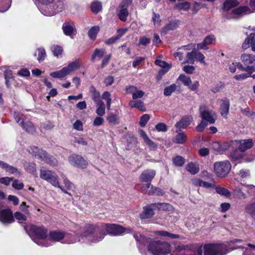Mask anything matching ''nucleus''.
Masks as SVG:
<instances>
[{"instance_id": "51", "label": "nucleus", "mask_w": 255, "mask_h": 255, "mask_svg": "<svg viewBox=\"0 0 255 255\" xmlns=\"http://www.w3.org/2000/svg\"><path fill=\"white\" fill-rule=\"evenodd\" d=\"M61 176L63 179V183L66 189L69 190L72 189L74 187L73 184L68 180L64 174H62Z\"/></svg>"}, {"instance_id": "33", "label": "nucleus", "mask_w": 255, "mask_h": 255, "mask_svg": "<svg viewBox=\"0 0 255 255\" xmlns=\"http://www.w3.org/2000/svg\"><path fill=\"white\" fill-rule=\"evenodd\" d=\"M187 139L186 134L183 132H179L173 139V142L178 144L184 143Z\"/></svg>"}, {"instance_id": "28", "label": "nucleus", "mask_w": 255, "mask_h": 255, "mask_svg": "<svg viewBox=\"0 0 255 255\" xmlns=\"http://www.w3.org/2000/svg\"><path fill=\"white\" fill-rule=\"evenodd\" d=\"M81 65V61L79 60H76L69 63L65 67L69 75L71 72L78 69L80 67Z\"/></svg>"}, {"instance_id": "48", "label": "nucleus", "mask_w": 255, "mask_h": 255, "mask_svg": "<svg viewBox=\"0 0 255 255\" xmlns=\"http://www.w3.org/2000/svg\"><path fill=\"white\" fill-rule=\"evenodd\" d=\"M196 50H193L188 52L186 56V60L184 63L194 64L195 60Z\"/></svg>"}, {"instance_id": "45", "label": "nucleus", "mask_w": 255, "mask_h": 255, "mask_svg": "<svg viewBox=\"0 0 255 255\" xmlns=\"http://www.w3.org/2000/svg\"><path fill=\"white\" fill-rule=\"evenodd\" d=\"M246 212L250 214L253 218H255V202L249 204L246 206Z\"/></svg>"}, {"instance_id": "25", "label": "nucleus", "mask_w": 255, "mask_h": 255, "mask_svg": "<svg viewBox=\"0 0 255 255\" xmlns=\"http://www.w3.org/2000/svg\"><path fill=\"white\" fill-rule=\"evenodd\" d=\"M241 60L245 65L250 66L253 64L255 65V56L249 54H243L241 55Z\"/></svg>"}, {"instance_id": "49", "label": "nucleus", "mask_w": 255, "mask_h": 255, "mask_svg": "<svg viewBox=\"0 0 255 255\" xmlns=\"http://www.w3.org/2000/svg\"><path fill=\"white\" fill-rule=\"evenodd\" d=\"M255 36V34L252 33L250 34V36L249 37H247L245 39L242 45L243 48L247 49L250 47L252 43V39H254Z\"/></svg>"}, {"instance_id": "53", "label": "nucleus", "mask_w": 255, "mask_h": 255, "mask_svg": "<svg viewBox=\"0 0 255 255\" xmlns=\"http://www.w3.org/2000/svg\"><path fill=\"white\" fill-rule=\"evenodd\" d=\"M4 170L10 174H13L18 176L21 175L20 172L18 170V169L16 168L11 165H10L8 164H7V166H6V168Z\"/></svg>"}, {"instance_id": "17", "label": "nucleus", "mask_w": 255, "mask_h": 255, "mask_svg": "<svg viewBox=\"0 0 255 255\" xmlns=\"http://www.w3.org/2000/svg\"><path fill=\"white\" fill-rule=\"evenodd\" d=\"M155 174L156 171L153 169L144 170L139 175V180L142 183H150Z\"/></svg>"}, {"instance_id": "1", "label": "nucleus", "mask_w": 255, "mask_h": 255, "mask_svg": "<svg viewBox=\"0 0 255 255\" xmlns=\"http://www.w3.org/2000/svg\"><path fill=\"white\" fill-rule=\"evenodd\" d=\"M85 236L91 244L96 243L102 240L105 233L114 236H120L124 233L128 234L132 232L130 228H125L121 225L114 224H104L101 226L86 225Z\"/></svg>"}, {"instance_id": "21", "label": "nucleus", "mask_w": 255, "mask_h": 255, "mask_svg": "<svg viewBox=\"0 0 255 255\" xmlns=\"http://www.w3.org/2000/svg\"><path fill=\"white\" fill-rule=\"evenodd\" d=\"M62 29L64 33L66 35L70 36L71 38H73L77 33L75 25L69 23H63Z\"/></svg>"}, {"instance_id": "50", "label": "nucleus", "mask_w": 255, "mask_h": 255, "mask_svg": "<svg viewBox=\"0 0 255 255\" xmlns=\"http://www.w3.org/2000/svg\"><path fill=\"white\" fill-rule=\"evenodd\" d=\"M190 6V4L188 1L179 2L175 5V8L179 10H187Z\"/></svg>"}, {"instance_id": "42", "label": "nucleus", "mask_w": 255, "mask_h": 255, "mask_svg": "<svg viewBox=\"0 0 255 255\" xmlns=\"http://www.w3.org/2000/svg\"><path fill=\"white\" fill-rule=\"evenodd\" d=\"M97 105L96 114L100 116H103L105 114V106L103 101L95 103Z\"/></svg>"}, {"instance_id": "64", "label": "nucleus", "mask_w": 255, "mask_h": 255, "mask_svg": "<svg viewBox=\"0 0 255 255\" xmlns=\"http://www.w3.org/2000/svg\"><path fill=\"white\" fill-rule=\"evenodd\" d=\"M150 119L149 115L148 114H144L141 116L140 118L139 125L141 127H144L147 124V122L149 121Z\"/></svg>"}, {"instance_id": "26", "label": "nucleus", "mask_w": 255, "mask_h": 255, "mask_svg": "<svg viewBox=\"0 0 255 255\" xmlns=\"http://www.w3.org/2000/svg\"><path fill=\"white\" fill-rule=\"evenodd\" d=\"M229 100L226 98L222 100V104L220 106V113L222 116L226 117L229 113Z\"/></svg>"}, {"instance_id": "15", "label": "nucleus", "mask_w": 255, "mask_h": 255, "mask_svg": "<svg viewBox=\"0 0 255 255\" xmlns=\"http://www.w3.org/2000/svg\"><path fill=\"white\" fill-rule=\"evenodd\" d=\"M86 226V225L84 227L83 234L80 237H79L78 240L77 239V238L76 237L75 235L70 233L64 232V241H62V243L68 244H74L76 243L77 241L79 242L81 241L82 242H87L91 243L89 241H88L87 238L85 236Z\"/></svg>"}, {"instance_id": "43", "label": "nucleus", "mask_w": 255, "mask_h": 255, "mask_svg": "<svg viewBox=\"0 0 255 255\" xmlns=\"http://www.w3.org/2000/svg\"><path fill=\"white\" fill-rule=\"evenodd\" d=\"M237 68L243 71H246L250 74H252L255 71V67L254 65L248 66L247 67H244L241 63L237 62Z\"/></svg>"}, {"instance_id": "14", "label": "nucleus", "mask_w": 255, "mask_h": 255, "mask_svg": "<svg viewBox=\"0 0 255 255\" xmlns=\"http://www.w3.org/2000/svg\"><path fill=\"white\" fill-rule=\"evenodd\" d=\"M69 163L76 167L86 168L88 164V161L80 155L72 154L68 157Z\"/></svg>"}, {"instance_id": "46", "label": "nucleus", "mask_w": 255, "mask_h": 255, "mask_svg": "<svg viewBox=\"0 0 255 255\" xmlns=\"http://www.w3.org/2000/svg\"><path fill=\"white\" fill-rule=\"evenodd\" d=\"M24 167L26 171L33 174L35 173V174L36 175V164L35 163L26 162L24 164Z\"/></svg>"}, {"instance_id": "23", "label": "nucleus", "mask_w": 255, "mask_h": 255, "mask_svg": "<svg viewBox=\"0 0 255 255\" xmlns=\"http://www.w3.org/2000/svg\"><path fill=\"white\" fill-rule=\"evenodd\" d=\"M237 142L239 144L238 149L242 152L251 148L254 145L253 141L252 139H242Z\"/></svg>"}, {"instance_id": "54", "label": "nucleus", "mask_w": 255, "mask_h": 255, "mask_svg": "<svg viewBox=\"0 0 255 255\" xmlns=\"http://www.w3.org/2000/svg\"><path fill=\"white\" fill-rule=\"evenodd\" d=\"M35 56H38L37 60L40 62L41 61H43L46 56L45 51L43 48H39L37 49V51L35 54Z\"/></svg>"}, {"instance_id": "16", "label": "nucleus", "mask_w": 255, "mask_h": 255, "mask_svg": "<svg viewBox=\"0 0 255 255\" xmlns=\"http://www.w3.org/2000/svg\"><path fill=\"white\" fill-rule=\"evenodd\" d=\"M253 12V11L248 6H241L232 10L231 14L227 15L226 16L228 19H234L239 16H243Z\"/></svg>"}, {"instance_id": "35", "label": "nucleus", "mask_w": 255, "mask_h": 255, "mask_svg": "<svg viewBox=\"0 0 255 255\" xmlns=\"http://www.w3.org/2000/svg\"><path fill=\"white\" fill-rule=\"evenodd\" d=\"M244 188H241L240 187H236L233 191V193L238 198L240 199H246L247 195L243 192Z\"/></svg>"}, {"instance_id": "27", "label": "nucleus", "mask_w": 255, "mask_h": 255, "mask_svg": "<svg viewBox=\"0 0 255 255\" xmlns=\"http://www.w3.org/2000/svg\"><path fill=\"white\" fill-rule=\"evenodd\" d=\"M106 51L104 49H96L92 55L91 61L93 62L99 60L106 56Z\"/></svg>"}, {"instance_id": "3", "label": "nucleus", "mask_w": 255, "mask_h": 255, "mask_svg": "<svg viewBox=\"0 0 255 255\" xmlns=\"http://www.w3.org/2000/svg\"><path fill=\"white\" fill-rule=\"evenodd\" d=\"M41 13L45 16H52L64 8L63 0H35Z\"/></svg>"}, {"instance_id": "19", "label": "nucleus", "mask_w": 255, "mask_h": 255, "mask_svg": "<svg viewBox=\"0 0 255 255\" xmlns=\"http://www.w3.org/2000/svg\"><path fill=\"white\" fill-rule=\"evenodd\" d=\"M177 80L181 81L185 86H187L192 91L196 90L199 85V82L197 81L192 84L190 78L184 74H181L178 78Z\"/></svg>"}, {"instance_id": "44", "label": "nucleus", "mask_w": 255, "mask_h": 255, "mask_svg": "<svg viewBox=\"0 0 255 255\" xmlns=\"http://www.w3.org/2000/svg\"><path fill=\"white\" fill-rule=\"evenodd\" d=\"M191 49L190 45H185L183 46L180 48H179L178 49V51L175 52L174 54V55L175 57H178L180 61L182 60L183 59V52L182 50H189Z\"/></svg>"}, {"instance_id": "24", "label": "nucleus", "mask_w": 255, "mask_h": 255, "mask_svg": "<svg viewBox=\"0 0 255 255\" xmlns=\"http://www.w3.org/2000/svg\"><path fill=\"white\" fill-rule=\"evenodd\" d=\"M154 210H156V208L155 207L152 206V204L148 206L144 207L143 212L140 214V218L144 219L151 217L154 215Z\"/></svg>"}, {"instance_id": "58", "label": "nucleus", "mask_w": 255, "mask_h": 255, "mask_svg": "<svg viewBox=\"0 0 255 255\" xmlns=\"http://www.w3.org/2000/svg\"><path fill=\"white\" fill-rule=\"evenodd\" d=\"M205 57L201 52L196 51L195 60L201 63L206 65L207 64L205 61Z\"/></svg>"}, {"instance_id": "57", "label": "nucleus", "mask_w": 255, "mask_h": 255, "mask_svg": "<svg viewBox=\"0 0 255 255\" xmlns=\"http://www.w3.org/2000/svg\"><path fill=\"white\" fill-rule=\"evenodd\" d=\"M148 194H155L157 195H161L163 194L162 190L159 188L152 186L149 190Z\"/></svg>"}, {"instance_id": "4", "label": "nucleus", "mask_w": 255, "mask_h": 255, "mask_svg": "<svg viewBox=\"0 0 255 255\" xmlns=\"http://www.w3.org/2000/svg\"><path fill=\"white\" fill-rule=\"evenodd\" d=\"M29 234L31 239L38 245L42 247L50 246L49 239L47 238L48 230L44 227L31 225Z\"/></svg>"}, {"instance_id": "18", "label": "nucleus", "mask_w": 255, "mask_h": 255, "mask_svg": "<svg viewBox=\"0 0 255 255\" xmlns=\"http://www.w3.org/2000/svg\"><path fill=\"white\" fill-rule=\"evenodd\" d=\"M14 221L12 212L9 209L0 210V221L3 224H10Z\"/></svg>"}, {"instance_id": "5", "label": "nucleus", "mask_w": 255, "mask_h": 255, "mask_svg": "<svg viewBox=\"0 0 255 255\" xmlns=\"http://www.w3.org/2000/svg\"><path fill=\"white\" fill-rule=\"evenodd\" d=\"M204 255H225L229 252L225 244H208L203 247Z\"/></svg>"}, {"instance_id": "11", "label": "nucleus", "mask_w": 255, "mask_h": 255, "mask_svg": "<svg viewBox=\"0 0 255 255\" xmlns=\"http://www.w3.org/2000/svg\"><path fill=\"white\" fill-rule=\"evenodd\" d=\"M199 113L202 120L210 124H214L216 119V115L214 112L208 108L204 105L199 107Z\"/></svg>"}, {"instance_id": "20", "label": "nucleus", "mask_w": 255, "mask_h": 255, "mask_svg": "<svg viewBox=\"0 0 255 255\" xmlns=\"http://www.w3.org/2000/svg\"><path fill=\"white\" fill-rule=\"evenodd\" d=\"M64 232L59 231H51L48 233V239L51 245L52 242H61L64 241Z\"/></svg>"}, {"instance_id": "31", "label": "nucleus", "mask_w": 255, "mask_h": 255, "mask_svg": "<svg viewBox=\"0 0 255 255\" xmlns=\"http://www.w3.org/2000/svg\"><path fill=\"white\" fill-rule=\"evenodd\" d=\"M152 206L155 207L156 209L163 211H171L173 209L171 205L165 203H155L152 204Z\"/></svg>"}, {"instance_id": "37", "label": "nucleus", "mask_w": 255, "mask_h": 255, "mask_svg": "<svg viewBox=\"0 0 255 255\" xmlns=\"http://www.w3.org/2000/svg\"><path fill=\"white\" fill-rule=\"evenodd\" d=\"M100 31L99 26H94L92 27L88 31V34L89 38L93 40L96 39L97 35Z\"/></svg>"}, {"instance_id": "32", "label": "nucleus", "mask_w": 255, "mask_h": 255, "mask_svg": "<svg viewBox=\"0 0 255 255\" xmlns=\"http://www.w3.org/2000/svg\"><path fill=\"white\" fill-rule=\"evenodd\" d=\"M129 105L130 107L137 108L142 112H144L146 110L143 103L140 100H131L129 102Z\"/></svg>"}, {"instance_id": "34", "label": "nucleus", "mask_w": 255, "mask_h": 255, "mask_svg": "<svg viewBox=\"0 0 255 255\" xmlns=\"http://www.w3.org/2000/svg\"><path fill=\"white\" fill-rule=\"evenodd\" d=\"M239 4L237 0H226L223 4V10L227 11Z\"/></svg>"}, {"instance_id": "9", "label": "nucleus", "mask_w": 255, "mask_h": 255, "mask_svg": "<svg viewBox=\"0 0 255 255\" xmlns=\"http://www.w3.org/2000/svg\"><path fill=\"white\" fill-rule=\"evenodd\" d=\"M14 117L16 122L19 123V125L26 132L31 134L35 132V128L33 124L30 121H25L23 114L15 112L14 113Z\"/></svg>"}, {"instance_id": "30", "label": "nucleus", "mask_w": 255, "mask_h": 255, "mask_svg": "<svg viewBox=\"0 0 255 255\" xmlns=\"http://www.w3.org/2000/svg\"><path fill=\"white\" fill-rule=\"evenodd\" d=\"M50 75L53 78L61 79L69 75V74L64 67L60 70L51 73Z\"/></svg>"}, {"instance_id": "39", "label": "nucleus", "mask_w": 255, "mask_h": 255, "mask_svg": "<svg viewBox=\"0 0 255 255\" xmlns=\"http://www.w3.org/2000/svg\"><path fill=\"white\" fill-rule=\"evenodd\" d=\"M102 8V4L100 1H95L91 3V9L93 13L97 14Z\"/></svg>"}, {"instance_id": "8", "label": "nucleus", "mask_w": 255, "mask_h": 255, "mask_svg": "<svg viewBox=\"0 0 255 255\" xmlns=\"http://www.w3.org/2000/svg\"><path fill=\"white\" fill-rule=\"evenodd\" d=\"M40 177L53 186H59V178L56 174L42 167L40 170Z\"/></svg>"}, {"instance_id": "40", "label": "nucleus", "mask_w": 255, "mask_h": 255, "mask_svg": "<svg viewBox=\"0 0 255 255\" xmlns=\"http://www.w3.org/2000/svg\"><path fill=\"white\" fill-rule=\"evenodd\" d=\"M242 186L244 187V190L247 192V197L248 196H255V186L244 184H242Z\"/></svg>"}, {"instance_id": "56", "label": "nucleus", "mask_w": 255, "mask_h": 255, "mask_svg": "<svg viewBox=\"0 0 255 255\" xmlns=\"http://www.w3.org/2000/svg\"><path fill=\"white\" fill-rule=\"evenodd\" d=\"M173 162L175 166L180 167L185 163V159L181 156H177L173 159Z\"/></svg>"}, {"instance_id": "41", "label": "nucleus", "mask_w": 255, "mask_h": 255, "mask_svg": "<svg viewBox=\"0 0 255 255\" xmlns=\"http://www.w3.org/2000/svg\"><path fill=\"white\" fill-rule=\"evenodd\" d=\"M90 92L92 94V98L95 103H97L102 101L100 99V93L96 90L94 87H91L90 88Z\"/></svg>"}, {"instance_id": "36", "label": "nucleus", "mask_w": 255, "mask_h": 255, "mask_svg": "<svg viewBox=\"0 0 255 255\" xmlns=\"http://www.w3.org/2000/svg\"><path fill=\"white\" fill-rule=\"evenodd\" d=\"M155 234L157 236H160L164 237H167L170 239H177L178 238V235L170 233L168 232L165 231H157L155 232Z\"/></svg>"}, {"instance_id": "2", "label": "nucleus", "mask_w": 255, "mask_h": 255, "mask_svg": "<svg viewBox=\"0 0 255 255\" xmlns=\"http://www.w3.org/2000/svg\"><path fill=\"white\" fill-rule=\"evenodd\" d=\"M140 239L137 234H134V237L137 241H144L146 240L148 243V251L153 255H167L171 251V245L166 242L159 240H155L151 239H146L144 237L139 235Z\"/></svg>"}, {"instance_id": "10", "label": "nucleus", "mask_w": 255, "mask_h": 255, "mask_svg": "<svg viewBox=\"0 0 255 255\" xmlns=\"http://www.w3.org/2000/svg\"><path fill=\"white\" fill-rule=\"evenodd\" d=\"M171 255H203L201 248H198L196 250H192L188 246H177Z\"/></svg>"}, {"instance_id": "61", "label": "nucleus", "mask_w": 255, "mask_h": 255, "mask_svg": "<svg viewBox=\"0 0 255 255\" xmlns=\"http://www.w3.org/2000/svg\"><path fill=\"white\" fill-rule=\"evenodd\" d=\"M4 77L5 79V84L7 87H9V80L12 78V71L10 70H6L4 72Z\"/></svg>"}, {"instance_id": "59", "label": "nucleus", "mask_w": 255, "mask_h": 255, "mask_svg": "<svg viewBox=\"0 0 255 255\" xmlns=\"http://www.w3.org/2000/svg\"><path fill=\"white\" fill-rule=\"evenodd\" d=\"M107 119L108 121L111 124H117L119 123L118 118L117 116L113 114H110L108 116Z\"/></svg>"}, {"instance_id": "47", "label": "nucleus", "mask_w": 255, "mask_h": 255, "mask_svg": "<svg viewBox=\"0 0 255 255\" xmlns=\"http://www.w3.org/2000/svg\"><path fill=\"white\" fill-rule=\"evenodd\" d=\"M177 86L175 84L166 87L164 90V95L166 96H170L176 90Z\"/></svg>"}, {"instance_id": "52", "label": "nucleus", "mask_w": 255, "mask_h": 255, "mask_svg": "<svg viewBox=\"0 0 255 255\" xmlns=\"http://www.w3.org/2000/svg\"><path fill=\"white\" fill-rule=\"evenodd\" d=\"M156 65L160 66L162 69L170 70L171 67V65L166 63L164 61H162L159 59H156L155 61Z\"/></svg>"}, {"instance_id": "13", "label": "nucleus", "mask_w": 255, "mask_h": 255, "mask_svg": "<svg viewBox=\"0 0 255 255\" xmlns=\"http://www.w3.org/2000/svg\"><path fill=\"white\" fill-rule=\"evenodd\" d=\"M242 242V240L239 239H235L231 241V243L235 244L234 247H231V250L241 248L243 251V255H255V245L248 244H247L248 248H244L240 245H236V243H240Z\"/></svg>"}, {"instance_id": "12", "label": "nucleus", "mask_w": 255, "mask_h": 255, "mask_svg": "<svg viewBox=\"0 0 255 255\" xmlns=\"http://www.w3.org/2000/svg\"><path fill=\"white\" fill-rule=\"evenodd\" d=\"M132 0H123L117 9V15L119 19L126 21L128 15V7L131 3Z\"/></svg>"}, {"instance_id": "22", "label": "nucleus", "mask_w": 255, "mask_h": 255, "mask_svg": "<svg viewBox=\"0 0 255 255\" xmlns=\"http://www.w3.org/2000/svg\"><path fill=\"white\" fill-rule=\"evenodd\" d=\"M192 121L193 118L191 116L188 115L185 116L183 117L180 121L176 123L175 127L180 130L181 129L185 128L190 125Z\"/></svg>"}, {"instance_id": "6", "label": "nucleus", "mask_w": 255, "mask_h": 255, "mask_svg": "<svg viewBox=\"0 0 255 255\" xmlns=\"http://www.w3.org/2000/svg\"><path fill=\"white\" fill-rule=\"evenodd\" d=\"M28 151L31 154L51 166H56L58 164L57 160L54 157L48 155L45 151L39 149L36 146L30 147Z\"/></svg>"}, {"instance_id": "62", "label": "nucleus", "mask_w": 255, "mask_h": 255, "mask_svg": "<svg viewBox=\"0 0 255 255\" xmlns=\"http://www.w3.org/2000/svg\"><path fill=\"white\" fill-rule=\"evenodd\" d=\"M14 216L19 223H22L27 219L26 216L19 212H15Z\"/></svg>"}, {"instance_id": "63", "label": "nucleus", "mask_w": 255, "mask_h": 255, "mask_svg": "<svg viewBox=\"0 0 255 255\" xmlns=\"http://www.w3.org/2000/svg\"><path fill=\"white\" fill-rule=\"evenodd\" d=\"M152 19L153 24L155 26L159 27L160 25L161 20L160 19V15L159 14H156L155 12H153Z\"/></svg>"}, {"instance_id": "29", "label": "nucleus", "mask_w": 255, "mask_h": 255, "mask_svg": "<svg viewBox=\"0 0 255 255\" xmlns=\"http://www.w3.org/2000/svg\"><path fill=\"white\" fill-rule=\"evenodd\" d=\"M186 170L193 175L197 174L200 170V168L196 163L190 162L188 163L186 167Z\"/></svg>"}, {"instance_id": "38", "label": "nucleus", "mask_w": 255, "mask_h": 255, "mask_svg": "<svg viewBox=\"0 0 255 255\" xmlns=\"http://www.w3.org/2000/svg\"><path fill=\"white\" fill-rule=\"evenodd\" d=\"M11 4V0H0V12L7 11Z\"/></svg>"}, {"instance_id": "55", "label": "nucleus", "mask_w": 255, "mask_h": 255, "mask_svg": "<svg viewBox=\"0 0 255 255\" xmlns=\"http://www.w3.org/2000/svg\"><path fill=\"white\" fill-rule=\"evenodd\" d=\"M51 50L54 54V55L56 57H58L60 55L62 54L63 52L62 48L58 45H53L51 47Z\"/></svg>"}, {"instance_id": "7", "label": "nucleus", "mask_w": 255, "mask_h": 255, "mask_svg": "<svg viewBox=\"0 0 255 255\" xmlns=\"http://www.w3.org/2000/svg\"><path fill=\"white\" fill-rule=\"evenodd\" d=\"M231 164L228 160L218 161L214 164V172L219 177H225L230 172Z\"/></svg>"}, {"instance_id": "60", "label": "nucleus", "mask_w": 255, "mask_h": 255, "mask_svg": "<svg viewBox=\"0 0 255 255\" xmlns=\"http://www.w3.org/2000/svg\"><path fill=\"white\" fill-rule=\"evenodd\" d=\"M204 40L205 41V43L207 46L215 44L216 41V38L213 35H210L206 36Z\"/></svg>"}]
</instances>
